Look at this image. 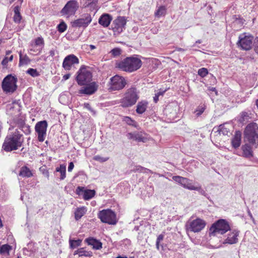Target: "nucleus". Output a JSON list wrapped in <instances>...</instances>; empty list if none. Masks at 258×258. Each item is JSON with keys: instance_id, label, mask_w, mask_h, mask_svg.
<instances>
[{"instance_id": "nucleus-1", "label": "nucleus", "mask_w": 258, "mask_h": 258, "mask_svg": "<svg viewBox=\"0 0 258 258\" xmlns=\"http://www.w3.org/2000/svg\"><path fill=\"white\" fill-rule=\"evenodd\" d=\"M23 141L22 135L16 130L14 133L6 137L3 145V149L8 152L16 150L21 147Z\"/></svg>"}, {"instance_id": "nucleus-2", "label": "nucleus", "mask_w": 258, "mask_h": 258, "mask_svg": "<svg viewBox=\"0 0 258 258\" xmlns=\"http://www.w3.org/2000/svg\"><path fill=\"white\" fill-rule=\"evenodd\" d=\"M142 65L141 60L135 56L127 57L115 63L116 68L126 72L132 73L139 69Z\"/></svg>"}, {"instance_id": "nucleus-3", "label": "nucleus", "mask_w": 258, "mask_h": 258, "mask_svg": "<svg viewBox=\"0 0 258 258\" xmlns=\"http://www.w3.org/2000/svg\"><path fill=\"white\" fill-rule=\"evenodd\" d=\"M139 91L136 87L128 88L119 101L120 106L123 108H128L134 105L139 99Z\"/></svg>"}, {"instance_id": "nucleus-4", "label": "nucleus", "mask_w": 258, "mask_h": 258, "mask_svg": "<svg viewBox=\"0 0 258 258\" xmlns=\"http://www.w3.org/2000/svg\"><path fill=\"white\" fill-rule=\"evenodd\" d=\"M244 140L251 145L258 143V125L255 123L248 124L244 131Z\"/></svg>"}, {"instance_id": "nucleus-5", "label": "nucleus", "mask_w": 258, "mask_h": 258, "mask_svg": "<svg viewBox=\"0 0 258 258\" xmlns=\"http://www.w3.org/2000/svg\"><path fill=\"white\" fill-rule=\"evenodd\" d=\"M230 230L228 223L223 219H220L213 224L209 229L210 236H217L218 234H224Z\"/></svg>"}, {"instance_id": "nucleus-6", "label": "nucleus", "mask_w": 258, "mask_h": 258, "mask_svg": "<svg viewBox=\"0 0 258 258\" xmlns=\"http://www.w3.org/2000/svg\"><path fill=\"white\" fill-rule=\"evenodd\" d=\"M18 79L16 77L12 75H8L3 80L2 88L6 93H13L17 89V82Z\"/></svg>"}, {"instance_id": "nucleus-7", "label": "nucleus", "mask_w": 258, "mask_h": 258, "mask_svg": "<svg viewBox=\"0 0 258 258\" xmlns=\"http://www.w3.org/2000/svg\"><path fill=\"white\" fill-rule=\"evenodd\" d=\"M92 75L91 72L85 66H82L77 72L76 81L80 86L87 85L92 81Z\"/></svg>"}, {"instance_id": "nucleus-8", "label": "nucleus", "mask_w": 258, "mask_h": 258, "mask_svg": "<svg viewBox=\"0 0 258 258\" xmlns=\"http://www.w3.org/2000/svg\"><path fill=\"white\" fill-rule=\"evenodd\" d=\"M20 112V106L18 103L16 102H14L11 105L10 110L8 111L9 114L12 116V120L17 123L19 127L25 124Z\"/></svg>"}, {"instance_id": "nucleus-9", "label": "nucleus", "mask_w": 258, "mask_h": 258, "mask_svg": "<svg viewBox=\"0 0 258 258\" xmlns=\"http://www.w3.org/2000/svg\"><path fill=\"white\" fill-rule=\"evenodd\" d=\"M98 216L103 223L111 225H114L116 223V215L110 209L103 210L100 211Z\"/></svg>"}, {"instance_id": "nucleus-10", "label": "nucleus", "mask_w": 258, "mask_h": 258, "mask_svg": "<svg viewBox=\"0 0 258 258\" xmlns=\"http://www.w3.org/2000/svg\"><path fill=\"white\" fill-rule=\"evenodd\" d=\"M126 84V81L123 77L115 75L110 79L108 89L111 91L120 90L122 89Z\"/></svg>"}, {"instance_id": "nucleus-11", "label": "nucleus", "mask_w": 258, "mask_h": 258, "mask_svg": "<svg viewBox=\"0 0 258 258\" xmlns=\"http://www.w3.org/2000/svg\"><path fill=\"white\" fill-rule=\"evenodd\" d=\"M206 225L205 221L198 218L193 220H189L186 226L188 231L196 233L201 231L205 228Z\"/></svg>"}, {"instance_id": "nucleus-12", "label": "nucleus", "mask_w": 258, "mask_h": 258, "mask_svg": "<svg viewBox=\"0 0 258 258\" xmlns=\"http://www.w3.org/2000/svg\"><path fill=\"white\" fill-rule=\"evenodd\" d=\"M79 8V4L77 1L71 0L67 3L64 7L60 11L62 16H66L67 17L73 16Z\"/></svg>"}, {"instance_id": "nucleus-13", "label": "nucleus", "mask_w": 258, "mask_h": 258, "mask_svg": "<svg viewBox=\"0 0 258 258\" xmlns=\"http://www.w3.org/2000/svg\"><path fill=\"white\" fill-rule=\"evenodd\" d=\"M47 123L45 120L38 122L35 127V131L38 134V140L42 142L44 141L46 135Z\"/></svg>"}, {"instance_id": "nucleus-14", "label": "nucleus", "mask_w": 258, "mask_h": 258, "mask_svg": "<svg viewBox=\"0 0 258 258\" xmlns=\"http://www.w3.org/2000/svg\"><path fill=\"white\" fill-rule=\"evenodd\" d=\"M126 19L124 17H118L115 19L112 24V29L114 34H119L122 32L126 25Z\"/></svg>"}, {"instance_id": "nucleus-15", "label": "nucleus", "mask_w": 258, "mask_h": 258, "mask_svg": "<svg viewBox=\"0 0 258 258\" xmlns=\"http://www.w3.org/2000/svg\"><path fill=\"white\" fill-rule=\"evenodd\" d=\"M79 63V58L74 54H70L65 57L62 62V67L66 71L71 70L72 67Z\"/></svg>"}, {"instance_id": "nucleus-16", "label": "nucleus", "mask_w": 258, "mask_h": 258, "mask_svg": "<svg viewBox=\"0 0 258 258\" xmlns=\"http://www.w3.org/2000/svg\"><path fill=\"white\" fill-rule=\"evenodd\" d=\"M92 21V18L90 14H86L82 16V18L78 19L72 22L73 27L86 28Z\"/></svg>"}, {"instance_id": "nucleus-17", "label": "nucleus", "mask_w": 258, "mask_h": 258, "mask_svg": "<svg viewBox=\"0 0 258 258\" xmlns=\"http://www.w3.org/2000/svg\"><path fill=\"white\" fill-rule=\"evenodd\" d=\"M238 44L243 50H249L252 45L253 38L250 36H244L241 35L239 37Z\"/></svg>"}, {"instance_id": "nucleus-18", "label": "nucleus", "mask_w": 258, "mask_h": 258, "mask_svg": "<svg viewBox=\"0 0 258 258\" xmlns=\"http://www.w3.org/2000/svg\"><path fill=\"white\" fill-rule=\"evenodd\" d=\"M85 86L82 87L79 91V94H86L90 95L95 93L98 88V86L97 83L95 82H90L87 85H84Z\"/></svg>"}, {"instance_id": "nucleus-19", "label": "nucleus", "mask_w": 258, "mask_h": 258, "mask_svg": "<svg viewBox=\"0 0 258 258\" xmlns=\"http://www.w3.org/2000/svg\"><path fill=\"white\" fill-rule=\"evenodd\" d=\"M76 193L78 195H82L85 200H89L95 195V191L91 189H85L84 187L78 186L76 190Z\"/></svg>"}, {"instance_id": "nucleus-20", "label": "nucleus", "mask_w": 258, "mask_h": 258, "mask_svg": "<svg viewBox=\"0 0 258 258\" xmlns=\"http://www.w3.org/2000/svg\"><path fill=\"white\" fill-rule=\"evenodd\" d=\"M84 242L88 245L91 246L93 249L99 250L102 247V243L99 240L92 237L86 238Z\"/></svg>"}, {"instance_id": "nucleus-21", "label": "nucleus", "mask_w": 258, "mask_h": 258, "mask_svg": "<svg viewBox=\"0 0 258 258\" xmlns=\"http://www.w3.org/2000/svg\"><path fill=\"white\" fill-rule=\"evenodd\" d=\"M239 235V231L233 230L228 234V237L223 242L224 244H232L236 243L238 242V236Z\"/></svg>"}, {"instance_id": "nucleus-22", "label": "nucleus", "mask_w": 258, "mask_h": 258, "mask_svg": "<svg viewBox=\"0 0 258 258\" xmlns=\"http://www.w3.org/2000/svg\"><path fill=\"white\" fill-rule=\"evenodd\" d=\"M126 136L128 139L138 142H145L147 140L141 132L130 133L126 135Z\"/></svg>"}, {"instance_id": "nucleus-23", "label": "nucleus", "mask_w": 258, "mask_h": 258, "mask_svg": "<svg viewBox=\"0 0 258 258\" xmlns=\"http://www.w3.org/2000/svg\"><path fill=\"white\" fill-rule=\"evenodd\" d=\"M112 20L111 16L107 14L102 15L99 19V23L104 27H108Z\"/></svg>"}, {"instance_id": "nucleus-24", "label": "nucleus", "mask_w": 258, "mask_h": 258, "mask_svg": "<svg viewBox=\"0 0 258 258\" xmlns=\"http://www.w3.org/2000/svg\"><path fill=\"white\" fill-rule=\"evenodd\" d=\"M241 133L240 131H236L232 140V147L235 149L238 148L241 144Z\"/></svg>"}, {"instance_id": "nucleus-25", "label": "nucleus", "mask_w": 258, "mask_h": 258, "mask_svg": "<svg viewBox=\"0 0 258 258\" xmlns=\"http://www.w3.org/2000/svg\"><path fill=\"white\" fill-rule=\"evenodd\" d=\"M74 255L78 254L79 257H92L93 252L90 250H87L85 247H82L74 251Z\"/></svg>"}, {"instance_id": "nucleus-26", "label": "nucleus", "mask_w": 258, "mask_h": 258, "mask_svg": "<svg viewBox=\"0 0 258 258\" xmlns=\"http://www.w3.org/2000/svg\"><path fill=\"white\" fill-rule=\"evenodd\" d=\"M148 104V102L145 100L139 102L137 105L136 112L138 114H143L146 110Z\"/></svg>"}, {"instance_id": "nucleus-27", "label": "nucleus", "mask_w": 258, "mask_h": 258, "mask_svg": "<svg viewBox=\"0 0 258 258\" xmlns=\"http://www.w3.org/2000/svg\"><path fill=\"white\" fill-rule=\"evenodd\" d=\"M19 176L23 177H30L33 176V174L30 169L27 166H23L21 168L19 174Z\"/></svg>"}, {"instance_id": "nucleus-28", "label": "nucleus", "mask_w": 258, "mask_h": 258, "mask_svg": "<svg viewBox=\"0 0 258 258\" xmlns=\"http://www.w3.org/2000/svg\"><path fill=\"white\" fill-rule=\"evenodd\" d=\"M242 153L244 157L250 158L252 156V151L250 146L247 144H245L241 147Z\"/></svg>"}, {"instance_id": "nucleus-29", "label": "nucleus", "mask_w": 258, "mask_h": 258, "mask_svg": "<svg viewBox=\"0 0 258 258\" xmlns=\"http://www.w3.org/2000/svg\"><path fill=\"white\" fill-rule=\"evenodd\" d=\"M87 208L85 207L78 208L75 212V217L76 220L80 219L86 213Z\"/></svg>"}, {"instance_id": "nucleus-30", "label": "nucleus", "mask_w": 258, "mask_h": 258, "mask_svg": "<svg viewBox=\"0 0 258 258\" xmlns=\"http://www.w3.org/2000/svg\"><path fill=\"white\" fill-rule=\"evenodd\" d=\"M19 66H22L23 65H26L29 63L31 62V59L29 57L26 55H23L21 51L19 52Z\"/></svg>"}, {"instance_id": "nucleus-31", "label": "nucleus", "mask_w": 258, "mask_h": 258, "mask_svg": "<svg viewBox=\"0 0 258 258\" xmlns=\"http://www.w3.org/2000/svg\"><path fill=\"white\" fill-rule=\"evenodd\" d=\"M14 15L13 20L16 23H20L22 19L20 14V8L19 6H16L14 9Z\"/></svg>"}, {"instance_id": "nucleus-32", "label": "nucleus", "mask_w": 258, "mask_h": 258, "mask_svg": "<svg viewBox=\"0 0 258 258\" xmlns=\"http://www.w3.org/2000/svg\"><path fill=\"white\" fill-rule=\"evenodd\" d=\"M56 171L60 173V180H63L66 178V167L65 165H60L59 167L56 168Z\"/></svg>"}, {"instance_id": "nucleus-33", "label": "nucleus", "mask_w": 258, "mask_h": 258, "mask_svg": "<svg viewBox=\"0 0 258 258\" xmlns=\"http://www.w3.org/2000/svg\"><path fill=\"white\" fill-rule=\"evenodd\" d=\"M164 237V235L163 234H161L159 235H158L157 238V240H156V247L158 250H160V246L161 247V248L162 250L163 249V245H160V243L161 241H162L163 240Z\"/></svg>"}, {"instance_id": "nucleus-34", "label": "nucleus", "mask_w": 258, "mask_h": 258, "mask_svg": "<svg viewBox=\"0 0 258 258\" xmlns=\"http://www.w3.org/2000/svg\"><path fill=\"white\" fill-rule=\"evenodd\" d=\"M82 243V240H70V247L74 249L77 246H80Z\"/></svg>"}, {"instance_id": "nucleus-35", "label": "nucleus", "mask_w": 258, "mask_h": 258, "mask_svg": "<svg viewBox=\"0 0 258 258\" xmlns=\"http://www.w3.org/2000/svg\"><path fill=\"white\" fill-rule=\"evenodd\" d=\"M26 73L32 76V77H36L40 76V73L36 69L30 68L27 71Z\"/></svg>"}, {"instance_id": "nucleus-36", "label": "nucleus", "mask_w": 258, "mask_h": 258, "mask_svg": "<svg viewBox=\"0 0 258 258\" xmlns=\"http://www.w3.org/2000/svg\"><path fill=\"white\" fill-rule=\"evenodd\" d=\"M11 249V246L8 244H4L0 247V253L4 254L9 253V251Z\"/></svg>"}, {"instance_id": "nucleus-37", "label": "nucleus", "mask_w": 258, "mask_h": 258, "mask_svg": "<svg viewBox=\"0 0 258 258\" xmlns=\"http://www.w3.org/2000/svg\"><path fill=\"white\" fill-rule=\"evenodd\" d=\"M166 14V8L162 6L159 7L155 13V15L158 17L165 15Z\"/></svg>"}, {"instance_id": "nucleus-38", "label": "nucleus", "mask_w": 258, "mask_h": 258, "mask_svg": "<svg viewBox=\"0 0 258 258\" xmlns=\"http://www.w3.org/2000/svg\"><path fill=\"white\" fill-rule=\"evenodd\" d=\"M121 49L118 47L114 48L110 51V53L113 57H117L119 56L121 54Z\"/></svg>"}, {"instance_id": "nucleus-39", "label": "nucleus", "mask_w": 258, "mask_h": 258, "mask_svg": "<svg viewBox=\"0 0 258 258\" xmlns=\"http://www.w3.org/2000/svg\"><path fill=\"white\" fill-rule=\"evenodd\" d=\"M198 74L200 77L204 78L208 75V70L206 68H202L198 70Z\"/></svg>"}, {"instance_id": "nucleus-40", "label": "nucleus", "mask_w": 258, "mask_h": 258, "mask_svg": "<svg viewBox=\"0 0 258 258\" xmlns=\"http://www.w3.org/2000/svg\"><path fill=\"white\" fill-rule=\"evenodd\" d=\"M220 135H226L228 134V130L223 125H220L217 131Z\"/></svg>"}, {"instance_id": "nucleus-41", "label": "nucleus", "mask_w": 258, "mask_h": 258, "mask_svg": "<svg viewBox=\"0 0 258 258\" xmlns=\"http://www.w3.org/2000/svg\"><path fill=\"white\" fill-rule=\"evenodd\" d=\"M57 27L58 31L60 33H62L66 30L67 26L64 22H61L58 25Z\"/></svg>"}, {"instance_id": "nucleus-42", "label": "nucleus", "mask_w": 258, "mask_h": 258, "mask_svg": "<svg viewBox=\"0 0 258 258\" xmlns=\"http://www.w3.org/2000/svg\"><path fill=\"white\" fill-rule=\"evenodd\" d=\"M93 159L95 161H98L101 163H103L107 161L108 159V157H103L100 155H96L94 156Z\"/></svg>"}, {"instance_id": "nucleus-43", "label": "nucleus", "mask_w": 258, "mask_h": 258, "mask_svg": "<svg viewBox=\"0 0 258 258\" xmlns=\"http://www.w3.org/2000/svg\"><path fill=\"white\" fill-rule=\"evenodd\" d=\"M20 128L26 134L28 135L30 133V129L28 125L26 124L20 127Z\"/></svg>"}, {"instance_id": "nucleus-44", "label": "nucleus", "mask_w": 258, "mask_h": 258, "mask_svg": "<svg viewBox=\"0 0 258 258\" xmlns=\"http://www.w3.org/2000/svg\"><path fill=\"white\" fill-rule=\"evenodd\" d=\"M13 59V55H12L9 58L6 56L2 61V64L4 66L7 65L9 61H12Z\"/></svg>"}, {"instance_id": "nucleus-45", "label": "nucleus", "mask_w": 258, "mask_h": 258, "mask_svg": "<svg viewBox=\"0 0 258 258\" xmlns=\"http://www.w3.org/2000/svg\"><path fill=\"white\" fill-rule=\"evenodd\" d=\"M185 188H187L189 190H195L197 188V186H195L190 181L189 179H188V182H187L186 186Z\"/></svg>"}, {"instance_id": "nucleus-46", "label": "nucleus", "mask_w": 258, "mask_h": 258, "mask_svg": "<svg viewBox=\"0 0 258 258\" xmlns=\"http://www.w3.org/2000/svg\"><path fill=\"white\" fill-rule=\"evenodd\" d=\"M205 110V106H199L196 110V115L200 116Z\"/></svg>"}, {"instance_id": "nucleus-47", "label": "nucleus", "mask_w": 258, "mask_h": 258, "mask_svg": "<svg viewBox=\"0 0 258 258\" xmlns=\"http://www.w3.org/2000/svg\"><path fill=\"white\" fill-rule=\"evenodd\" d=\"M35 45L37 46H43L44 40L42 37H38L35 39Z\"/></svg>"}, {"instance_id": "nucleus-48", "label": "nucleus", "mask_w": 258, "mask_h": 258, "mask_svg": "<svg viewBox=\"0 0 258 258\" xmlns=\"http://www.w3.org/2000/svg\"><path fill=\"white\" fill-rule=\"evenodd\" d=\"M172 179L176 182L181 184L182 181L184 180V177L180 176H173Z\"/></svg>"}, {"instance_id": "nucleus-49", "label": "nucleus", "mask_w": 258, "mask_h": 258, "mask_svg": "<svg viewBox=\"0 0 258 258\" xmlns=\"http://www.w3.org/2000/svg\"><path fill=\"white\" fill-rule=\"evenodd\" d=\"M147 169L140 165L136 166L133 170L135 172L139 171L140 172H144Z\"/></svg>"}, {"instance_id": "nucleus-50", "label": "nucleus", "mask_w": 258, "mask_h": 258, "mask_svg": "<svg viewBox=\"0 0 258 258\" xmlns=\"http://www.w3.org/2000/svg\"><path fill=\"white\" fill-rule=\"evenodd\" d=\"M249 114L246 112H242L241 114V118L243 119V121H244L245 119H247L249 117Z\"/></svg>"}, {"instance_id": "nucleus-51", "label": "nucleus", "mask_w": 258, "mask_h": 258, "mask_svg": "<svg viewBox=\"0 0 258 258\" xmlns=\"http://www.w3.org/2000/svg\"><path fill=\"white\" fill-rule=\"evenodd\" d=\"M197 189H195V190L198 191L201 194L205 195L206 194L205 191L201 188V186H197Z\"/></svg>"}, {"instance_id": "nucleus-52", "label": "nucleus", "mask_w": 258, "mask_h": 258, "mask_svg": "<svg viewBox=\"0 0 258 258\" xmlns=\"http://www.w3.org/2000/svg\"><path fill=\"white\" fill-rule=\"evenodd\" d=\"M84 106L85 108H87V109H88L90 111H91V112H93L94 111L92 109V108H91L90 105L88 103H85L84 104Z\"/></svg>"}, {"instance_id": "nucleus-53", "label": "nucleus", "mask_w": 258, "mask_h": 258, "mask_svg": "<svg viewBox=\"0 0 258 258\" xmlns=\"http://www.w3.org/2000/svg\"><path fill=\"white\" fill-rule=\"evenodd\" d=\"M187 182H188V179L187 178H185V177H184V180H183L182 181V183H181V185L183 187H185V186L187 183Z\"/></svg>"}, {"instance_id": "nucleus-54", "label": "nucleus", "mask_w": 258, "mask_h": 258, "mask_svg": "<svg viewBox=\"0 0 258 258\" xmlns=\"http://www.w3.org/2000/svg\"><path fill=\"white\" fill-rule=\"evenodd\" d=\"M74 163L71 162L69 163V166H68V171L69 172H71L72 170H73V169L74 168Z\"/></svg>"}, {"instance_id": "nucleus-55", "label": "nucleus", "mask_w": 258, "mask_h": 258, "mask_svg": "<svg viewBox=\"0 0 258 258\" xmlns=\"http://www.w3.org/2000/svg\"><path fill=\"white\" fill-rule=\"evenodd\" d=\"M49 55L53 57L55 54V50L54 49H51L49 52Z\"/></svg>"}, {"instance_id": "nucleus-56", "label": "nucleus", "mask_w": 258, "mask_h": 258, "mask_svg": "<svg viewBox=\"0 0 258 258\" xmlns=\"http://www.w3.org/2000/svg\"><path fill=\"white\" fill-rule=\"evenodd\" d=\"M159 96L157 95V94H155V96L154 97V101L155 103H157L158 101L159 100Z\"/></svg>"}, {"instance_id": "nucleus-57", "label": "nucleus", "mask_w": 258, "mask_h": 258, "mask_svg": "<svg viewBox=\"0 0 258 258\" xmlns=\"http://www.w3.org/2000/svg\"><path fill=\"white\" fill-rule=\"evenodd\" d=\"M70 74H66L64 75L63 76V80H67L68 79H69L70 77Z\"/></svg>"}, {"instance_id": "nucleus-58", "label": "nucleus", "mask_w": 258, "mask_h": 258, "mask_svg": "<svg viewBox=\"0 0 258 258\" xmlns=\"http://www.w3.org/2000/svg\"><path fill=\"white\" fill-rule=\"evenodd\" d=\"M165 90H164V91H161V90H160L158 92H157L156 94L157 95H158L159 96H162L164 93H165Z\"/></svg>"}, {"instance_id": "nucleus-59", "label": "nucleus", "mask_w": 258, "mask_h": 258, "mask_svg": "<svg viewBox=\"0 0 258 258\" xmlns=\"http://www.w3.org/2000/svg\"><path fill=\"white\" fill-rule=\"evenodd\" d=\"M257 43H256V44H255V46L254 47V50H255V51L257 53H258V37L257 38Z\"/></svg>"}, {"instance_id": "nucleus-60", "label": "nucleus", "mask_w": 258, "mask_h": 258, "mask_svg": "<svg viewBox=\"0 0 258 258\" xmlns=\"http://www.w3.org/2000/svg\"><path fill=\"white\" fill-rule=\"evenodd\" d=\"M126 122H127L128 123H130L128 122V121H132V120L131 119V118H130L129 117H126L125 118V120Z\"/></svg>"}, {"instance_id": "nucleus-61", "label": "nucleus", "mask_w": 258, "mask_h": 258, "mask_svg": "<svg viewBox=\"0 0 258 258\" xmlns=\"http://www.w3.org/2000/svg\"><path fill=\"white\" fill-rule=\"evenodd\" d=\"M90 47L91 50H93L96 48L95 46H94L93 45H90Z\"/></svg>"}, {"instance_id": "nucleus-62", "label": "nucleus", "mask_w": 258, "mask_h": 258, "mask_svg": "<svg viewBox=\"0 0 258 258\" xmlns=\"http://www.w3.org/2000/svg\"><path fill=\"white\" fill-rule=\"evenodd\" d=\"M11 53H12V51L11 50H7L6 52V55H8L10 54H11Z\"/></svg>"}, {"instance_id": "nucleus-63", "label": "nucleus", "mask_w": 258, "mask_h": 258, "mask_svg": "<svg viewBox=\"0 0 258 258\" xmlns=\"http://www.w3.org/2000/svg\"><path fill=\"white\" fill-rule=\"evenodd\" d=\"M116 258H127V257L125 255H124V256L119 255V256H117Z\"/></svg>"}, {"instance_id": "nucleus-64", "label": "nucleus", "mask_w": 258, "mask_h": 258, "mask_svg": "<svg viewBox=\"0 0 258 258\" xmlns=\"http://www.w3.org/2000/svg\"><path fill=\"white\" fill-rule=\"evenodd\" d=\"M2 128H3L2 124L1 122H0V135H1V131H2Z\"/></svg>"}]
</instances>
